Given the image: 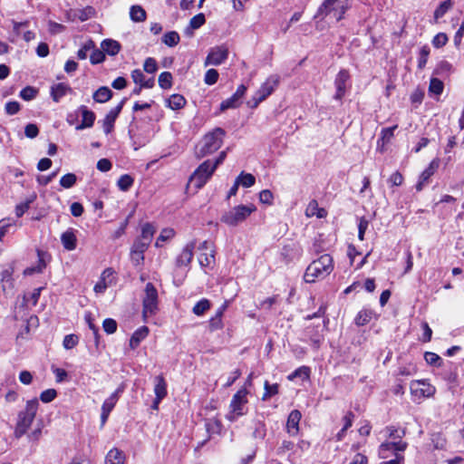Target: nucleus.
<instances>
[{"instance_id": "a19ab883", "label": "nucleus", "mask_w": 464, "mask_h": 464, "mask_svg": "<svg viewBox=\"0 0 464 464\" xmlns=\"http://www.w3.org/2000/svg\"><path fill=\"white\" fill-rule=\"evenodd\" d=\"M444 88L443 82L438 78H431L429 86V92L436 95L442 93Z\"/></svg>"}, {"instance_id": "c9c22d12", "label": "nucleus", "mask_w": 464, "mask_h": 464, "mask_svg": "<svg viewBox=\"0 0 464 464\" xmlns=\"http://www.w3.org/2000/svg\"><path fill=\"white\" fill-rule=\"evenodd\" d=\"M210 306V301L203 298L194 305L192 311L196 315L200 316L203 315L208 310H209Z\"/></svg>"}, {"instance_id": "6ab92c4d", "label": "nucleus", "mask_w": 464, "mask_h": 464, "mask_svg": "<svg viewBox=\"0 0 464 464\" xmlns=\"http://www.w3.org/2000/svg\"><path fill=\"white\" fill-rule=\"evenodd\" d=\"M125 453L117 448L109 450L105 457V464H125Z\"/></svg>"}, {"instance_id": "393cba45", "label": "nucleus", "mask_w": 464, "mask_h": 464, "mask_svg": "<svg viewBox=\"0 0 464 464\" xmlns=\"http://www.w3.org/2000/svg\"><path fill=\"white\" fill-rule=\"evenodd\" d=\"M113 92L106 86H102L96 90L92 94V99L99 103L108 102L112 98Z\"/></svg>"}, {"instance_id": "20e7f679", "label": "nucleus", "mask_w": 464, "mask_h": 464, "mask_svg": "<svg viewBox=\"0 0 464 464\" xmlns=\"http://www.w3.org/2000/svg\"><path fill=\"white\" fill-rule=\"evenodd\" d=\"M256 208L254 205H239L226 212L221 221L230 227H236L245 221Z\"/></svg>"}, {"instance_id": "e433bc0d", "label": "nucleus", "mask_w": 464, "mask_h": 464, "mask_svg": "<svg viewBox=\"0 0 464 464\" xmlns=\"http://www.w3.org/2000/svg\"><path fill=\"white\" fill-rule=\"evenodd\" d=\"M206 429L210 435L219 434L222 430V423L218 419H210L206 422Z\"/></svg>"}, {"instance_id": "37998d69", "label": "nucleus", "mask_w": 464, "mask_h": 464, "mask_svg": "<svg viewBox=\"0 0 464 464\" xmlns=\"http://www.w3.org/2000/svg\"><path fill=\"white\" fill-rule=\"evenodd\" d=\"M452 6L451 0H446L442 2L434 12L435 20L441 18Z\"/></svg>"}, {"instance_id": "72a5a7b5", "label": "nucleus", "mask_w": 464, "mask_h": 464, "mask_svg": "<svg viewBox=\"0 0 464 464\" xmlns=\"http://www.w3.org/2000/svg\"><path fill=\"white\" fill-rule=\"evenodd\" d=\"M36 194H32L24 202L20 203L15 208V215L17 218L22 217L27 209L30 208V205L35 200Z\"/></svg>"}, {"instance_id": "bf43d9fd", "label": "nucleus", "mask_w": 464, "mask_h": 464, "mask_svg": "<svg viewBox=\"0 0 464 464\" xmlns=\"http://www.w3.org/2000/svg\"><path fill=\"white\" fill-rule=\"evenodd\" d=\"M448 42V36L444 33H439L436 34L432 40V44L436 48H440L444 46Z\"/></svg>"}, {"instance_id": "b1692460", "label": "nucleus", "mask_w": 464, "mask_h": 464, "mask_svg": "<svg viewBox=\"0 0 464 464\" xmlns=\"http://www.w3.org/2000/svg\"><path fill=\"white\" fill-rule=\"evenodd\" d=\"M305 214L307 217L316 216L318 218H323L327 216V211L323 208H319L318 202L313 199L309 202Z\"/></svg>"}, {"instance_id": "4d7b16f0", "label": "nucleus", "mask_w": 464, "mask_h": 464, "mask_svg": "<svg viewBox=\"0 0 464 464\" xmlns=\"http://www.w3.org/2000/svg\"><path fill=\"white\" fill-rule=\"evenodd\" d=\"M266 430L265 424L261 421L256 422L253 431V437L255 439L263 440L266 437Z\"/></svg>"}, {"instance_id": "2f4dec72", "label": "nucleus", "mask_w": 464, "mask_h": 464, "mask_svg": "<svg viewBox=\"0 0 464 464\" xmlns=\"http://www.w3.org/2000/svg\"><path fill=\"white\" fill-rule=\"evenodd\" d=\"M156 230L150 223H146L141 227V235L138 238L150 244Z\"/></svg>"}, {"instance_id": "ea45409f", "label": "nucleus", "mask_w": 464, "mask_h": 464, "mask_svg": "<svg viewBox=\"0 0 464 464\" xmlns=\"http://www.w3.org/2000/svg\"><path fill=\"white\" fill-rule=\"evenodd\" d=\"M133 182L134 179L131 178V176L125 174L120 177L117 181V185L121 190L128 191L133 185Z\"/></svg>"}, {"instance_id": "a878e982", "label": "nucleus", "mask_w": 464, "mask_h": 464, "mask_svg": "<svg viewBox=\"0 0 464 464\" xmlns=\"http://www.w3.org/2000/svg\"><path fill=\"white\" fill-rule=\"evenodd\" d=\"M61 241L63 247L67 250H74L76 248V237L72 230L63 232L61 236Z\"/></svg>"}, {"instance_id": "9d476101", "label": "nucleus", "mask_w": 464, "mask_h": 464, "mask_svg": "<svg viewBox=\"0 0 464 464\" xmlns=\"http://www.w3.org/2000/svg\"><path fill=\"white\" fill-rule=\"evenodd\" d=\"M246 86L241 84L237 89L236 92L228 99L223 101L220 103V111H225L228 109H235L240 105V100L245 95L246 92Z\"/></svg>"}, {"instance_id": "0eeeda50", "label": "nucleus", "mask_w": 464, "mask_h": 464, "mask_svg": "<svg viewBox=\"0 0 464 464\" xmlns=\"http://www.w3.org/2000/svg\"><path fill=\"white\" fill-rule=\"evenodd\" d=\"M216 169L210 160H205L190 176L189 183L193 184L196 188H201L211 178Z\"/></svg>"}, {"instance_id": "8fccbe9b", "label": "nucleus", "mask_w": 464, "mask_h": 464, "mask_svg": "<svg viewBox=\"0 0 464 464\" xmlns=\"http://www.w3.org/2000/svg\"><path fill=\"white\" fill-rule=\"evenodd\" d=\"M105 60V53L102 49H94L90 55V62L92 64L102 63Z\"/></svg>"}, {"instance_id": "c03bdc74", "label": "nucleus", "mask_w": 464, "mask_h": 464, "mask_svg": "<svg viewBox=\"0 0 464 464\" xmlns=\"http://www.w3.org/2000/svg\"><path fill=\"white\" fill-rule=\"evenodd\" d=\"M38 94V90L32 86H26L21 92L19 96L24 101H32Z\"/></svg>"}, {"instance_id": "4c0bfd02", "label": "nucleus", "mask_w": 464, "mask_h": 464, "mask_svg": "<svg viewBox=\"0 0 464 464\" xmlns=\"http://www.w3.org/2000/svg\"><path fill=\"white\" fill-rule=\"evenodd\" d=\"M237 180L239 182V185H242L244 188H250L255 184L256 178L250 173H245L242 171L237 178Z\"/></svg>"}, {"instance_id": "dca6fc26", "label": "nucleus", "mask_w": 464, "mask_h": 464, "mask_svg": "<svg viewBox=\"0 0 464 464\" xmlns=\"http://www.w3.org/2000/svg\"><path fill=\"white\" fill-rule=\"evenodd\" d=\"M407 446V442L401 440L398 441L384 442L380 446V455L382 458H387V455L385 454L386 451L401 454V452L406 450Z\"/></svg>"}, {"instance_id": "6e6552de", "label": "nucleus", "mask_w": 464, "mask_h": 464, "mask_svg": "<svg viewBox=\"0 0 464 464\" xmlns=\"http://www.w3.org/2000/svg\"><path fill=\"white\" fill-rule=\"evenodd\" d=\"M142 314L144 317L149 314H155L158 310V291L152 283H148L145 286V296L142 300Z\"/></svg>"}, {"instance_id": "5701e85b", "label": "nucleus", "mask_w": 464, "mask_h": 464, "mask_svg": "<svg viewBox=\"0 0 464 464\" xmlns=\"http://www.w3.org/2000/svg\"><path fill=\"white\" fill-rule=\"evenodd\" d=\"M101 47L105 53L114 56L121 51V45L116 40L105 39L102 42Z\"/></svg>"}, {"instance_id": "6e6d98bb", "label": "nucleus", "mask_w": 464, "mask_h": 464, "mask_svg": "<svg viewBox=\"0 0 464 464\" xmlns=\"http://www.w3.org/2000/svg\"><path fill=\"white\" fill-rule=\"evenodd\" d=\"M143 69L148 73H154L158 70V64L154 58L148 57L143 64Z\"/></svg>"}, {"instance_id": "09e8293b", "label": "nucleus", "mask_w": 464, "mask_h": 464, "mask_svg": "<svg viewBox=\"0 0 464 464\" xmlns=\"http://www.w3.org/2000/svg\"><path fill=\"white\" fill-rule=\"evenodd\" d=\"M430 47L427 45H424L420 48L418 59L419 69H423L425 67L430 54Z\"/></svg>"}, {"instance_id": "f03ea898", "label": "nucleus", "mask_w": 464, "mask_h": 464, "mask_svg": "<svg viewBox=\"0 0 464 464\" xmlns=\"http://www.w3.org/2000/svg\"><path fill=\"white\" fill-rule=\"evenodd\" d=\"M225 135L226 131L222 128H216L206 134L201 144L197 147V158L201 159L217 151L222 146Z\"/></svg>"}, {"instance_id": "a211bd4d", "label": "nucleus", "mask_w": 464, "mask_h": 464, "mask_svg": "<svg viewBox=\"0 0 464 464\" xmlns=\"http://www.w3.org/2000/svg\"><path fill=\"white\" fill-rule=\"evenodd\" d=\"M340 0H324L323 4L319 6L314 18L324 19L325 16L332 14L334 10H336L335 7Z\"/></svg>"}, {"instance_id": "f704fd0d", "label": "nucleus", "mask_w": 464, "mask_h": 464, "mask_svg": "<svg viewBox=\"0 0 464 464\" xmlns=\"http://www.w3.org/2000/svg\"><path fill=\"white\" fill-rule=\"evenodd\" d=\"M179 34L176 31L168 32L162 37V42L169 47L176 46L179 43Z\"/></svg>"}, {"instance_id": "49530a36", "label": "nucleus", "mask_w": 464, "mask_h": 464, "mask_svg": "<svg viewBox=\"0 0 464 464\" xmlns=\"http://www.w3.org/2000/svg\"><path fill=\"white\" fill-rule=\"evenodd\" d=\"M214 253H215V251L211 250V253L206 252V253L201 254L198 256L199 265L202 267H207V266H209L211 264H213L214 261H215V255H214Z\"/></svg>"}, {"instance_id": "39448f33", "label": "nucleus", "mask_w": 464, "mask_h": 464, "mask_svg": "<svg viewBox=\"0 0 464 464\" xmlns=\"http://www.w3.org/2000/svg\"><path fill=\"white\" fill-rule=\"evenodd\" d=\"M247 393V390L242 388L234 394L229 405L230 411L226 415L227 420L233 422L246 413Z\"/></svg>"}, {"instance_id": "de8ad7c7", "label": "nucleus", "mask_w": 464, "mask_h": 464, "mask_svg": "<svg viewBox=\"0 0 464 464\" xmlns=\"http://www.w3.org/2000/svg\"><path fill=\"white\" fill-rule=\"evenodd\" d=\"M349 4L347 2H342L341 0L337 4V6L335 7L336 10H334L332 13L333 16L337 20L340 21L346 10L349 8Z\"/></svg>"}, {"instance_id": "f257e3e1", "label": "nucleus", "mask_w": 464, "mask_h": 464, "mask_svg": "<svg viewBox=\"0 0 464 464\" xmlns=\"http://www.w3.org/2000/svg\"><path fill=\"white\" fill-rule=\"evenodd\" d=\"M333 269L332 256L328 254L322 255L307 266L304 275V280L306 283H314L316 279H323L330 275Z\"/></svg>"}, {"instance_id": "aec40b11", "label": "nucleus", "mask_w": 464, "mask_h": 464, "mask_svg": "<svg viewBox=\"0 0 464 464\" xmlns=\"http://www.w3.org/2000/svg\"><path fill=\"white\" fill-rule=\"evenodd\" d=\"M149 334V328L147 326H141L137 329L130 339V349H136L141 341H143Z\"/></svg>"}, {"instance_id": "bb28decb", "label": "nucleus", "mask_w": 464, "mask_h": 464, "mask_svg": "<svg viewBox=\"0 0 464 464\" xmlns=\"http://www.w3.org/2000/svg\"><path fill=\"white\" fill-rule=\"evenodd\" d=\"M154 392L155 396L158 397V400H163L167 395V383L162 375L155 377Z\"/></svg>"}, {"instance_id": "0e129e2a", "label": "nucleus", "mask_w": 464, "mask_h": 464, "mask_svg": "<svg viewBox=\"0 0 464 464\" xmlns=\"http://www.w3.org/2000/svg\"><path fill=\"white\" fill-rule=\"evenodd\" d=\"M39 133L38 127L34 123H28L24 128V134L27 138L34 139Z\"/></svg>"}, {"instance_id": "473e14b6", "label": "nucleus", "mask_w": 464, "mask_h": 464, "mask_svg": "<svg viewBox=\"0 0 464 464\" xmlns=\"http://www.w3.org/2000/svg\"><path fill=\"white\" fill-rule=\"evenodd\" d=\"M76 16L77 18L82 21H87L90 18L96 16V10L94 7L91 5H87L86 7L82 9H79L76 11Z\"/></svg>"}, {"instance_id": "2eb2a0df", "label": "nucleus", "mask_w": 464, "mask_h": 464, "mask_svg": "<svg viewBox=\"0 0 464 464\" xmlns=\"http://www.w3.org/2000/svg\"><path fill=\"white\" fill-rule=\"evenodd\" d=\"M350 75L348 71L341 70L334 81V84L336 87V92L334 95L335 100H342L345 93L346 82L349 79Z\"/></svg>"}, {"instance_id": "f8f14e48", "label": "nucleus", "mask_w": 464, "mask_h": 464, "mask_svg": "<svg viewBox=\"0 0 464 464\" xmlns=\"http://www.w3.org/2000/svg\"><path fill=\"white\" fill-rule=\"evenodd\" d=\"M195 246H196L195 241H191L184 246L181 253L176 258V266L178 267L188 266L191 263L193 256H194L193 252H194Z\"/></svg>"}, {"instance_id": "774afa93", "label": "nucleus", "mask_w": 464, "mask_h": 464, "mask_svg": "<svg viewBox=\"0 0 464 464\" xmlns=\"http://www.w3.org/2000/svg\"><path fill=\"white\" fill-rule=\"evenodd\" d=\"M387 429V431L389 433V437L390 438H393V439H401L402 437L405 436L406 434V431L405 430H399L398 429H396L394 426H389L386 428Z\"/></svg>"}, {"instance_id": "4be33fe9", "label": "nucleus", "mask_w": 464, "mask_h": 464, "mask_svg": "<svg viewBox=\"0 0 464 464\" xmlns=\"http://www.w3.org/2000/svg\"><path fill=\"white\" fill-rule=\"evenodd\" d=\"M71 91L72 88L66 83L61 82L53 84L51 87V96L54 102H58L62 97Z\"/></svg>"}, {"instance_id": "1a4fd4ad", "label": "nucleus", "mask_w": 464, "mask_h": 464, "mask_svg": "<svg viewBox=\"0 0 464 464\" xmlns=\"http://www.w3.org/2000/svg\"><path fill=\"white\" fill-rule=\"evenodd\" d=\"M228 56V49L224 46H216L211 48L204 63L205 66L219 65L224 63Z\"/></svg>"}, {"instance_id": "79ce46f5", "label": "nucleus", "mask_w": 464, "mask_h": 464, "mask_svg": "<svg viewBox=\"0 0 464 464\" xmlns=\"http://www.w3.org/2000/svg\"><path fill=\"white\" fill-rule=\"evenodd\" d=\"M264 388H265V392H264L263 397H262L263 401H266L271 396H274V395L278 393V388L279 387H278L277 383L270 384L268 382V381H266L265 384H264Z\"/></svg>"}, {"instance_id": "69168bd1", "label": "nucleus", "mask_w": 464, "mask_h": 464, "mask_svg": "<svg viewBox=\"0 0 464 464\" xmlns=\"http://www.w3.org/2000/svg\"><path fill=\"white\" fill-rule=\"evenodd\" d=\"M5 112L8 115H14L20 111V104L18 102H8L5 107Z\"/></svg>"}, {"instance_id": "cd10ccee", "label": "nucleus", "mask_w": 464, "mask_h": 464, "mask_svg": "<svg viewBox=\"0 0 464 464\" xmlns=\"http://www.w3.org/2000/svg\"><path fill=\"white\" fill-rule=\"evenodd\" d=\"M206 23L205 14L200 13L193 16L189 21V25L185 29L187 35H192V31L198 29Z\"/></svg>"}, {"instance_id": "f3484780", "label": "nucleus", "mask_w": 464, "mask_h": 464, "mask_svg": "<svg viewBox=\"0 0 464 464\" xmlns=\"http://www.w3.org/2000/svg\"><path fill=\"white\" fill-rule=\"evenodd\" d=\"M302 414L298 410H293L287 418L286 431L290 436H296L299 432V422Z\"/></svg>"}, {"instance_id": "58836bf2", "label": "nucleus", "mask_w": 464, "mask_h": 464, "mask_svg": "<svg viewBox=\"0 0 464 464\" xmlns=\"http://www.w3.org/2000/svg\"><path fill=\"white\" fill-rule=\"evenodd\" d=\"M172 79L169 72H163L159 75V85L164 90H169L172 87Z\"/></svg>"}, {"instance_id": "13d9d810", "label": "nucleus", "mask_w": 464, "mask_h": 464, "mask_svg": "<svg viewBox=\"0 0 464 464\" xmlns=\"http://www.w3.org/2000/svg\"><path fill=\"white\" fill-rule=\"evenodd\" d=\"M78 336L75 334L65 335L63 345L65 349H72L78 343Z\"/></svg>"}, {"instance_id": "5fc2aeb1", "label": "nucleus", "mask_w": 464, "mask_h": 464, "mask_svg": "<svg viewBox=\"0 0 464 464\" xmlns=\"http://www.w3.org/2000/svg\"><path fill=\"white\" fill-rule=\"evenodd\" d=\"M57 396V392L54 389H47L40 394V400L44 402L48 403L53 401Z\"/></svg>"}, {"instance_id": "3c124183", "label": "nucleus", "mask_w": 464, "mask_h": 464, "mask_svg": "<svg viewBox=\"0 0 464 464\" xmlns=\"http://www.w3.org/2000/svg\"><path fill=\"white\" fill-rule=\"evenodd\" d=\"M424 359L428 364L433 366H440L442 362V359L437 353L432 352H426L424 353Z\"/></svg>"}, {"instance_id": "e2e57ef3", "label": "nucleus", "mask_w": 464, "mask_h": 464, "mask_svg": "<svg viewBox=\"0 0 464 464\" xmlns=\"http://www.w3.org/2000/svg\"><path fill=\"white\" fill-rule=\"evenodd\" d=\"M149 246V243L141 241V239L140 238H136L130 250L137 251L140 253H145Z\"/></svg>"}, {"instance_id": "423d86ee", "label": "nucleus", "mask_w": 464, "mask_h": 464, "mask_svg": "<svg viewBox=\"0 0 464 464\" xmlns=\"http://www.w3.org/2000/svg\"><path fill=\"white\" fill-rule=\"evenodd\" d=\"M279 76L278 75H270L266 81L261 85V87L256 91V92L253 95V97L247 102L248 107L255 109L256 108L260 102L265 101L269 95L273 93L275 89L279 83Z\"/></svg>"}, {"instance_id": "9b49d317", "label": "nucleus", "mask_w": 464, "mask_h": 464, "mask_svg": "<svg viewBox=\"0 0 464 464\" xmlns=\"http://www.w3.org/2000/svg\"><path fill=\"white\" fill-rule=\"evenodd\" d=\"M127 98H123L121 102L113 109H111L103 120V130L106 134H109L112 131L114 122L121 113L124 103L126 102Z\"/></svg>"}, {"instance_id": "c756f323", "label": "nucleus", "mask_w": 464, "mask_h": 464, "mask_svg": "<svg viewBox=\"0 0 464 464\" xmlns=\"http://www.w3.org/2000/svg\"><path fill=\"white\" fill-rule=\"evenodd\" d=\"M171 110H179L186 104V99L180 94H172L167 101Z\"/></svg>"}, {"instance_id": "603ef678", "label": "nucleus", "mask_w": 464, "mask_h": 464, "mask_svg": "<svg viewBox=\"0 0 464 464\" xmlns=\"http://www.w3.org/2000/svg\"><path fill=\"white\" fill-rule=\"evenodd\" d=\"M218 76L219 74L216 69L208 70L204 78L205 83L208 85L215 84L218 80Z\"/></svg>"}, {"instance_id": "338daca9", "label": "nucleus", "mask_w": 464, "mask_h": 464, "mask_svg": "<svg viewBox=\"0 0 464 464\" xmlns=\"http://www.w3.org/2000/svg\"><path fill=\"white\" fill-rule=\"evenodd\" d=\"M295 443L289 440H284L282 444L277 449V454L278 455H284L287 451L293 450L295 448Z\"/></svg>"}, {"instance_id": "7c9ffc66", "label": "nucleus", "mask_w": 464, "mask_h": 464, "mask_svg": "<svg viewBox=\"0 0 464 464\" xmlns=\"http://www.w3.org/2000/svg\"><path fill=\"white\" fill-rule=\"evenodd\" d=\"M373 315V312L372 310L363 309L358 313L355 317V324L358 326H363L367 324Z\"/></svg>"}, {"instance_id": "c85d7f7f", "label": "nucleus", "mask_w": 464, "mask_h": 464, "mask_svg": "<svg viewBox=\"0 0 464 464\" xmlns=\"http://www.w3.org/2000/svg\"><path fill=\"white\" fill-rule=\"evenodd\" d=\"M130 16L133 22H143L146 20V11L140 5H132L130 9Z\"/></svg>"}, {"instance_id": "412c9836", "label": "nucleus", "mask_w": 464, "mask_h": 464, "mask_svg": "<svg viewBox=\"0 0 464 464\" xmlns=\"http://www.w3.org/2000/svg\"><path fill=\"white\" fill-rule=\"evenodd\" d=\"M38 263L35 266L27 267L24 274L25 276H31L34 273H42L46 266L45 256L47 254L42 250H37Z\"/></svg>"}, {"instance_id": "052dcab7", "label": "nucleus", "mask_w": 464, "mask_h": 464, "mask_svg": "<svg viewBox=\"0 0 464 464\" xmlns=\"http://www.w3.org/2000/svg\"><path fill=\"white\" fill-rule=\"evenodd\" d=\"M301 376L309 378L310 368L307 366H301L298 369H296L288 378H289V380H293L295 377H301Z\"/></svg>"}, {"instance_id": "ddd939ff", "label": "nucleus", "mask_w": 464, "mask_h": 464, "mask_svg": "<svg viewBox=\"0 0 464 464\" xmlns=\"http://www.w3.org/2000/svg\"><path fill=\"white\" fill-rule=\"evenodd\" d=\"M78 111L81 112L82 122L76 126V130H81L92 127L96 118L95 113L89 110L85 105H81Z\"/></svg>"}, {"instance_id": "680f3d73", "label": "nucleus", "mask_w": 464, "mask_h": 464, "mask_svg": "<svg viewBox=\"0 0 464 464\" xmlns=\"http://www.w3.org/2000/svg\"><path fill=\"white\" fill-rule=\"evenodd\" d=\"M273 198V193L269 189H264L259 193V200L264 204L272 205Z\"/></svg>"}, {"instance_id": "a18cd8bd", "label": "nucleus", "mask_w": 464, "mask_h": 464, "mask_svg": "<svg viewBox=\"0 0 464 464\" xmlns=\"http://www.w3.org/2000/svg\"><path fill=\"white\" fill-rule=\"evenodd\" d=\"M77 177L73 173H67L60 179V185L64 188H70L76 183Z\"/></svg>"}, {"instance_id": "7ed1b4c3", "label": "nucleus", "mask_w": 464, "mask_h": 464, "mask_svg": "<svg viewBox=\"0 0 464 464\" xmlns=\"http://www.w3.org/2000/svg\"><path fill=\"white\" fill-rule=\"evenodd\" d=\"M38 407L37 399H33L26 402L24 410L19 411L14 429L15 438L19 439L27 432L35 418Z\"/></svg>"}, {"instance_id": "864d4df0", "label": "nucleus", "mask_w": 464, "mask_h": 464, "mask_svg": "<svg viewBox=\"0 0 464 464\" xmlns=\"http://www.w3.org/2000/svg\"><path fill=\"white\" fill-rule=\"evenodd\" d=\"M102 328L108 334H114L117 330V322L114 319L107 318L102 323Z\"/></svg>"}, {"instance_id": "4468645a", "label": "nucleus", "mask_w": 464, "mask_h": 464, "mask_svg": "<svg viewBox=\"0 0 464 464\" xmlns=\"http://www.w3.org/2000/svg\"><path fill=\"white\" fill-rule=\"evenodd\" d=\"M440 161L439 160H433L429 167L425 169L420 176V179L416 184V190L420 191L428 183L429 179L435 173L437 169L439 168Z\"/></svg>"}]
</instances>
